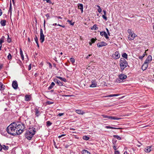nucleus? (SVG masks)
<instances>
[{"label":"nucleus","mask_w":154,"mask_h":154,"mask_svg":"<svg viewBox=\"0 0 154 154\" xmlns=\"http://www.w3.org/2000/svg\"><path fill=\"white\" fill-rule=\"evenodd\" d=\"M25 128L22 123L13 122L7 128V131L12 135H19L21 134Z\"/></svg>","instance_id":"f257e3e1"},{"label":"nucleus","mask_w":154,"mask_h":154,"mask_svg":"<svg viewBox=\"0 0 154 154\" xmlns=\"http://www.w3.org/2000/svg\"><path fill=\"white\" fill-rule=\"evenodd\" d=\"M35 129L33 128H30L28 130L26 131L25 136L28 140H30L35 134Z\"/></svg>","instance_id":"f03ea898"},{"label":"nucleus","mask_w":154,"mask_h":154,"mask_svg":"<svg viewBox=\"0 0 154 154\" xmlns=\"http://www.w3.org/2000/svg\"><path fill=\"white\" fill-rule=\"evenodd\" d=\"M121 70H123L128 66L126 60L124 58H121L120 61Z\"/></svg>","instance_id":"7ed1b4c3"},{"label":"nucleus","mask_w":154,"mask_h":154,"mask_svg":"<svg viewBox=\"0 0 154 154\" xmlns=\"http://www.w3.org/2000/svg\"><path fill=\"white\" fill-rule=\"evenodd\" d=\"M119 78L116 79V82L117 83H120L123 80L125 79L127 77V75L123 74H121L119 75Z\"/></svg>","instance_id":"20e7f679"},{"label":"nucleus","mask_w":154,"mask_h":154,"mask_svg":"<svg viewBox=\"0 0 154 154\" xmlns=\"http://www.w3.org/2000/svg\"><path fill=\"white\" fill-rule=\"evenodd\" d=\"M120 56V55L118 51H116L112 55V57L115 59H119Z\"/></svg>","instance_id":"39448f33"},{"label":"nucleus","mask_w":154,"mask_h":154,"mask_svg":"<svg viewBox=\"0 0 154 154\" xmlns=\"http://www.w3.org/2000/svg\"><path fill=\"white\" fill-rule=\"evenodd\" d=\"M40 40L41 43H43L45 40V36L43 32L42 29L41 28L40 30Z\"/></svg>","instance_id":"423d86ee"},{"label":"nucleus","mask_w":154,"mask_h":154,"mask_svg":"<svg viewBox=\"0 0 154 154\" xmlns=\"http://www.w3.org/2000/svg\"><path fill=\"white\" fill-rule=\"evenodd\" d=\"M136 36L135 34L132 33V32H131V34H129L128 36V38L130 40H132L135 38Z\"/></svg>","instance_id":"0eeeda50"},{"label":"nucleus","mask_w":154,"mask_h":154,"mask_svg":"<svg viewBox=\"0 0 154 154\" xmlns=\"http://www.w3.org/2000/svg\"><path fill=\"white\" fill-rule=\"evenodd\" d=\"M12 86L14 89H17L18 88V85L16 81H14L13 82Z\"/></svg>","instance_id":"6e6552de"},{"label":"nucleus","mask_w":154,"mask_h":154,"mask_svg":"<svg viewBox=\"0 0 154 154\" xmlns=\"http://www.w3.org/2000/svg\"><path fill=\"white\" fill-rule=\"evenodd\" d=\"M152 60V56L151 55H149L146 59V60L145 62L146 63H149Z\"/></svg>","instance_id":"1a4fd4ad"},{"label":"nucleus","mask_w":154,"mask_h":154,"mask_svg":"<svg viewBox=\"0 0 154 154\" xmlns=\"http://www.w3.org/2000/svg\"><path fill=\"white\" fill-rule=\"evenodd\" d=\"M106 45H107V44L103 42H102L97 44V46L100 48Z\"/></svg>","instance_id":"9d476101"},{"label":"nucleus","mask_w":154,"mask_h":154,"mask_svg":"<svg viewBox=\"0 0 154 154\" xmlns=\"http://www.w3.org/2000/svg\"><path fill=\"white\" fill-rule=\"evenodd\" d=\"M54 81L55 82H56L58 85L60 86H62L63 85V83L60 80L56 79H54Z\"/></svg>","instance_id":"9b49d317"},{"label":"nucleus","mask_w":154,"mask_h":154,"mask_svg":"<svg viewBox=\"0 0 154 154\" xmlns=\"http://www.w3.org/2000/svg\"><path fill=\"white\" fill-rule=\"evenodd\" d=\"M100 35L102 36H104L106 39H108L109 38L107 33L105 32H100Z\"/></svg>","instance_id":"f8f14e48"},{"label":"nucleus","mask_w":154,"mask_h":154,"mask_svg":"<svg viewBox=\"0 0 154 154\" xmlns=\"http://www.w3.org/2000/svg\"><path fill=\"white\" fill-rule=\"evenodd\" d=\"M148 63L144 62L142 67V69L143 70H146L148 66Z\"/></svg>","instance_id":"ddd939ff"},{"label":"nucleus","mask_w":154,"mask_h":154,"mask_svg":"<svg viewBox=\"0 0 154 154\" xmlns=\"http://www.w3.org/2000/svg\"><path fill=\"white\" fill-rule=\"evenodd\" d=\"M78 114L83 115L85 112L81 110L78 109L75 111Z\"/></svg>","instance_id":"4468645a"},{"label":"nucleus","mask_w":154,"mask_h":154,"mask_svg":"<svg viewBox=\"0 0 154 154\" xmlns=\"http://www.w3.org/2000/svg\"><path fill=\"white\" fill-rule=\"evenodd\" d=\"M78 7L79 9H80L81 10L82 13L83 11V5L82 4H78Z\"/></svg>","instance_id":"2eb2a0df"},{"label":"nucleus","mask_w":154,"mask_h":154,"mask_svg":"<svg viewBox=\"0 0 154 154\" xmlns=\"http://www.w3.org/2000/svg\"><path fill=\"white\" fill-rule=\"evenodd\" d=\"M151 146H147L145 148L144 151L146 152H149L151 151Z\"/></svg>","instance_id":"dca6fc26"},{"label":"nucleus","mask_w":154,"mask_h":154,"mask_svg":"<svg viewBox=\"0 0 154 154\" xmlns=\"http://www.w3.org/2000/svg\"><path fill=\"white\" fill-rule=\"evenodd\" d=\"M35 115L36 116L38 117L40 115V112L37 109H35Z\"/></svg>","instance_id":"f3484780"},{"label":"nucleus","mask_w":154,"mask_h":154,"mask_svg":"<svg viewBox=\"0 0 154 154\" xmlns=\"http://www.w3.org/2000/svg\"><path fill=\"white\" fill-rule=\"evenodd\" d=\"M82 154H90V152L84 149L82 152Z\"/></svg>","instance_id":"a211bd4d"},{"label":"nucleus","mask_w":154,"mask_h":154,"mask_svg":"<svg viewBox=\"0 0 154 154\" xmlns=\"http://www.w3.org/2000/svg\"><path fill=\"white\" fill-rule=\"evenodd\" d=\"M0 23L2 26H4L6 25V21L5 20H1Z\"/></svg>","instance_id":"6ab92c4d"},{"label":"nucleus","mask_w":154,"mask_h":154,"mask_svg":"<svg viewBox=\"0 0 154 154\" xmlns=\"http://www.w3.org/2000/svg\"><path fill=\"white\" fill-rule=\"evenodd\" d=\"M20 56H21L22 59L23 60L24 59V56L23 54V51H22V49L21 48H20Z\"/></svg>","instance_id":"aec40b11"},{"label":"nucleus","mask_w":154,"mask_h":154,"mask_svg":"<svg viewBox=\"0 0 154 154\" xmlns=\"http://www.w3.org/2000/svg\"><path fill=\"white\" fill-rule=\"evenodd\" d=\"M55 85V84L54 82H52L51 83V84L50 85L49 87L48 88V90H51V89H52L53 87Z\"/></svg>","instance_id":"412c9836"},{"label":"nucleus","mask_w":154,"mask_h":154,"mask_svg":"<svg viewBox=\"0 0 154 154\" xmlns=\"http://www.w3.org/2000/svg\"><path fill=\"white\" fill-rule=\"evenodd\" d=\"M121 119V118H118L114 116H111L110 119L119 120Z\"/></svg>","instance_id":"4be33fe9"},{"label":"nucleus","mask_w":154,"mask_h":154,"mask_svg":"<svg viewBox=\"0 0 154 154\" xmlns=\"http://www.w3.org/2000/svg\"><path fill=\"white\" fill-rule=\"evenodd\" d=\"M106 128H110V129H121V128H114L112 127H111L109 126H106Z\"/></svg>","instance_id":"5701e85b"},{"label":"nucleus","mask_w":154,"mask_h":154,"mask_svg":"<svg viewBox=\"0 0 154 154\" xmlns=\"http://www.w3.org/2000/svg\"><path fill=\"white\" fill-rule=\"evenodd\" d=\"M11 11H12V4L11 1H10V7L9 10V12L10 13V14H11Z\"/></svg>","instance_id":"b1692460"},{"label":"nucleus","mask_w":154,"mask_h":154,"mask_svg":"<svg viewBox=\"0 0 154 154\" xmlns=\"http://www.w3.org/2000/svg\"><path fill=\"white\" fill-rule=\"evenodd\" d=\"M5 37L4 36H2V37L0 39V45H2V44L4 42Z\"/></svg>","instance_id":"393cba45"},{"label":"nucleus","mask_w":154,"mask_h":154,"mask_svg":"<svg viewBox=\"0 0 154 154\" xmlns=\"http://www.w3.org/2000/svg\"><path fill=\"white\" fill-rule=\"evenodd\" d=\"M56 77L60 79L62 81H63L64 82H66V79H65V78H63L62 77H59V76H57Z\"/></svg>","instance_id":"a878e982"},{"label":"nucleus","mask_w":154,"mask_h":154,"mask_svg":"<svg viewBox=\"0 0 154 154\" xmlns=\"http://www.w3.org/2000/svg\"><path fill=\"white\" fill-rule=\"evenodd\" d=\"M8 146H5V145L2 146V148L5 150H7L8 149Z\"/></svg>","instance_id":"bb28decb"},{"label":"nucleus","mask_w":154,"mask_h":154,"mask_svg":"<svg viewBox=\"0 0 154 154\" xmlns=\"http://www.w3.org/2000/svg\"><path fill=\"white\" fill-rule=\"evenodd\" d=\"M102 116H103V118H107L109 119H110V116H108L105 115H102Z\"/></svg>","instance_id":"cd10ccee"},{"label":"nucleus","mask_w":154,"mask_h":154,"mask_svg":"<svg viewBox=\"0 0 154 154\" xmlns=\"http://www.w3.org/2000/svg\"><path fill=\"white\" fill-rule=\"evenodd\" d=\"M122 57L126 59L128 57V55L126 53H123L122 55Z\"/></svg>","instance_id":"c85d7f7f"},{"label":"nucleus","mask_w":154,"mask_h":154,"mask_svg":"<svg viewBox=\"0 0 154 154\" xmlns=\"http://www.w3.org/2000/svg\"><path fill=\"white\" fill-rule=\"evenodd\" d=\"M96 84L94 82H92V84L90 85V87H96Z\"/></svg>","instance_id":"c756f323"},{"label":"nucleus","mask_w":154,"mask_h":154,"mask_svg":"<svg viewBox=\"0 0 154 154\" xmlns=\"http://www.w3.org/2000/svg\"><path fill=\"white\" fill-rule=\"evenodd\" d=\"M113 137L116 138H117L118 140H121V138L118 135H114Z\"/></svg>","instance_id":"7c9ffc66"},{"label":"nucleus","mask_w":154,"mask_h":154,"mask_svg":"<svg viewBox=\"0 0 154 154\" xmlns=\"http://www.w3.org/2000/svg\"><path fill=\"white\" fill-rule=\"evenodd\" d=\"M97 26L96 24L94 25L91 28V29L97 30Z\"/></svg>","instance_id":"2f4dec72"},{"label":"nucleus","mask_w":154,"mask_h":154,"mask_svg":"<svg viewBox=\"0 0 154 154\" xmlns=\"http://www.w3.org/2000/svg\"><path fill=\"white\" fill-rule=\"evenodd\" d=\"M25 100L26 101H29L30 100V96L29 95H26L25 96Z\"/></svg>","instance_id":"473e14b6"},{"label":"nucleus","mask_w":154,"mask_h":154,"mask_svg":"<svg viewBox=\"0 0 154 154\" xmlns=\"http://www.w3.org/2000/svg\"><path fill=\"white\" fill-rule=\"evenodd\" d=\"M46 125L47 127L49 126H51L52 125V123H51L50 121H48L46 122Z\"/></svg>","instance_id":"72a5a7b5"},{"label":"nucleus","mask_w":154,"mask_h":154,"mask_svg":"<svg viewBox=\"0 0 154 154\" xmlns=\"http://www.w3.org/2000/svg\"><path fill=\"white\" fill-rule=\"evenodd\" d=\"M83 139L85 140H88L89 139V137L86 136H84L83 137Z\"/></svg>","instance_id":"f704fd0d"},{"label":"nucleus","mask_w":154,"mask_h":154,"mask_svg":"<svg viewBox=\"0 0 154 154\" xmlns=\"http://www.w3.org/2000/svg\"><path fill=\"white\" fill-rule=\"evenodd\" d=\"M7 58L9 60H10L11 59L12 56L10 53H9L8 55L7 56Z\"/></svg>","instance_id":"c9c22d12"},{"label":"nucleus","mask_w":154,"mask_h":154,"mask_svg":"<svg viewBox=\"0 0 154 154\" xmlns=\"http://www.w3.org/2000/svg\"><path fill=\"white\" fill-rule=\"evenodd\" d=\"M70 60L72 63H74L75 61V59L73 58H71L70 59Z\"/></svg>","instance_id":"e433bc0d"},{"label":"nucleus","mask_w":154,"mask_h":154,"mask_svg":"<svg viewBox=\"0 0 154 154\" xmlns=\"http://www.w3.org/2000/svg\"><path fill=\"white\" fill-rule=\"evenodd\" d=\"M97 7L99 8L98 9V11L99 13H100L102 11V9L98 5Z\"/></svg>","instance_id":"4c0bfd02"},{"label":"nucleus","mask_w":154,"mask_h":154,"mask_svg":"<svg viewBox=\"0 0 154 154\" xmlns=\"http://www.w3.org/2000/svg\"><path fill=\"white\" fill-rule=\"evenodd\" d=\"M67 22L71 25H73L74 24V23H72L71 20H68Z\"/></svg>","instance_id":"58836bf2"},{"label":"nucleus","mask_w":154,"mask_h":154,"mask_svg":"<svg viewBox=\"0 0 154 154\" xmlns=\"http://www.w3.org/2000/svg\"><path fill=\"white\" fill-rule=\"evenodd\" d=\"M3 85L1 83V82H0V90H3Z\"/></svg>","instance_id":"ea45409f"},{"label":"nucleus","mask_w":154,"mask_h":154,"mask_svg":"<svg viewBox=\"0 0 154 154\" xmlns=\"http://www.w3.org/2000/svg\"><path fill=\"white\" fill-rule=\"evenodd\" d=\"M54 103L53 102H52L50 101H48L46 102V103L48 105Z\"/></svg>","instance_id":"a19ab883"},{"label":"nucleus","mask_w":154,"mask_h":154,"mask_svg":"<svg viewBox=\"0 0 154 154\" xmlns=\"http://www.w3.org/2000/svg\"><path fill=\"white\" fill-rule=\"evenodd\" d=\"M8 38L7 39V41L8 42H11V39L9 38V36L8 35Z\"/></svg>","instance_id":"79ce46f5"},{"label":"nucleus","mask_w":154,"mask_h":154,"mask_svg":"<svg viewBox=\"0 0 154 154\" xmlns=\"http://www.w3.org/2000/svg\"><path fill=\"white\" fill-rule=\"evenodd\" d=\"M96 40V39H94V38H92L91 40V42H92V43H94L95 42Z\"/></svg>","instance_id":"37998d69"},{"label":"nucleus","mask_w":154,"mask_h":154,"mask_svg":"<svg viewBox=\"0 0 154 154\" xmlns=\"http://www.w3.org/2000/svg\"><path fill=\"white\" fill-rule=\"evenodd\" d=\"M106 15H103L102 17L104 19L106 20H107V17L105 16Z\"/></svg>","instance_id":"c03bdc74"},{"label":"nucleus","mask_w":154,"mask_h":154,"mask_svg":"<svg viewBox=\"0 0 154 154\" xmlns=\"http://www.w3.org/2000/svg\"><path fill=\"white\" fill-rule=\"evenodd\" d=\"M34 39H35V40L36 43L38 42V38L36 36H35V37L34 38Z\"/></svg>","instance_id":"a18cd8bd"},{"label":"nucleus","mask_w":154,"mask_h":154,"mask_svg":"<svg viewBox=\"0 0 154 154\" xmlns=\"http://www.w3.org/2000/svg\"><path fill=\"white\" fill-rule=\"evenodd\" d=\"M106 32H107V33L108 35H110V33H109V32L108 29L107 28H106Z\"/></svg>","instance_id":"49530a36"},{"label":"nucleus","mask_w":154,"mask_h":154,"mask_svg":"<svg viewBox=\"0 0 154 154\" xmlns=\"http://www.w3.org/2000/svg\"><path fill=\"white\" fill-rule=\"evenodd\" d=\"M65 135H66V134H62V135H60V136H58V137L59 138H60L61 137H63V136H65Z\"/></svg>","instance_id":"de8ad7c7"},{"label":"nucleus","mask_w":154,"mask_h":154,"mask_svg":"<svg viewBox=\"0 0 154 154\" xmlns=\"http://www.w3.org/2000/svg\"><path fill=\"white\" fill-rule=\"evenodd\" d=\"M46 1L47 3H51L52 2L51 0H45Z\"/></svg>","instance_id":"09e8293b"},{"label":"nucleus","mask_w":154,"mask_h":154,"mask_svg":"<svg viewBox=\"0 0 154 154\" xmlns=\"http://www.w3.org/2000/svg\"><path fill=\"white\" fill-rule=\"evenodd\" d=\"M64 114V113H60L58 114V116H63Z\"/></svg>","instance_id":"8fccbe9b"},{"label":"nucleus","mask_w":154,"mask_h":154,"mask_svg":"<svg viewBox=\"0 0 154 154\" xmlns=\"http://www.w3.org/2000/svg\"><path fill=\"white\" fill-rule=\"evenodd\" d=\"M115 154H119V152L118 151H116L115 152Z\"/></svg>","instance_id":"3c124183"},{"label":"nucleus","mask_w":154,"mask_h":154,"mask_svg":"<svg viewBox=\"0 0 154 154\" xmlns=\"http://www.w3.org/2000/svg\"><path fill=\"white\" fill-rule=\"evenodd\" d=\"M145 55L144 54L143 55V56L139 57V59H142L143 57H144Z\"/></svg>","instance_id":"603ef678"},{"label":"nucleus","mask_w":154,"mask_h":154,"mask_svg":"<svg viewBox=\"0 0 154 154\" xmlns=\"http://www.w3.org/2000/svg\"><path fill=\"white\" fill-rule=\"evenodd\" d=\"M3 65L2 64L0 65V70L2 69V67H3Z\"/></svg>","instance_id":"864d4df0"},{"label":"nucleus","mask_w":154,"mask_h":154,"mask_svg":"<svg viewBox=\"0 0 154 154\" xmlns=\"http://www.w3.org/2000/svg\"><path fill=\"white\" fill-rule=\"evenodd\" d=\"M2 149V146L0 144V151H1Z\"/></svg>","instance_id":"5fc2aeb1"},{"label":"nucleus","mask_w":154,"mask_h":154,"mask_svg":"<svg viewBox=\"0 0 154 154\" xmlns=\"http://www.w3.org/2000/svg\"><path fill=\"white\" fill-rule=\"evenodd\" d=\"M128 32L130 34H131V30L130 29H128Z\"/></svg>","instance_id":"6e6d98bb"},{"label":"nucleus","mask_w":154,"mask_h":154,"mask_svg":"<svg viewBox=\"0 0 154 154\" xmlns=\"http://www.w3.org/2000/svg\"><path fill=\"white\" fill-rule=\"evenodd\" d=\"M91 55V54H89L88 56H87V57H86V58L88 59L89 58V57H90Z\"/></svg>","instance_id":"4d7b16f0"},{"label":"nucleus","mask_w":154,"mask_h":154,"mask_svg":"<svg viewBox=\"0 0 154 154\" xmlns=\"http://www.w3.org/2000/svg\"><path fill=\"white\" fill-rule=\"evenodd\" d=\"M55 17H57L58 19H62V18L60 16H58V17L55 16Z\"/></svg>","instance_id":"13d9d810"},{"label":"nucleus","mask_w":154,"mask_h":154,"mask_svg":"<svg viewBox=\"0 0 154 154\" xmlns=\"http://www.w3.org/2000/svg\"><path fill=\"white\" fill-rule=\"evenodd\" d=\"M103 12L104 13V14L103 15H106V11L105 10H103Z\"/></svg>","instance_id":"bf43d9fd"},{"label":"nucleus","mask_w":154,"mask_h":154,"mask_svg":"<svg viewBox=\"0 0 154 154\" xmlns=\"http://www.w3.org/2000/svg\"><path fill=\"white\" fill-rule=\"evenodd\" d=\"M2 10L0 9V16H1L2 14Z\"/></svg>","instance_id":"052dcab7"},{"label":"nucleus","mask_w":154,"mask_h":154,"mask_svg":"<svg viewBox=\"0 0 154 154\" xmlns=\"http://www.w3.org/2000/svg\"><path fill=\"white\" fill-rule=\"evenodd\" d=\"M47 17V18L48 19V18L49 17V15L48 14H47L45 15Z\"/></svg>","instance_id":"680f3d73"},{"label":"nucleus","mask_w":154,"mask_h":154,"mask_svg":"<svg viewBox=\"0 0 154 154\" xmlns=\"http://www.w3.org/2000/svg\"><path fill=\"white\" fill-rule=\"evenodd\" d=\"M114 97V94H111L110 95H109L108 97Z\"/></svg>","instance_id":"e2e57ef3"},{"label":"nucleus","mask_w":154,"mask_h":154,"mask_svg":"<svg viewBox=\"0 0 154 154\" xmlns=\"http://www.w3.org/2000/svg\"><path fill=\"white\" fill-rule=\"evenodd\" d=\"M49 67H50V68H51L52 67V65H51V63H49Z\"/></svg>","instance_id":"0e129e2a"},{"label":"nucleus","mask_w":154,"mask_h":154,"mask_svg":"<svg viewBox=\"0 0 154 154\" xmlns=\"http://www.w3.org/2000/svg\"><path fill=\"white\" fill-rule=\"evenodd\" d=\"M113 148H114V149L115 150H116V148L115 146H113Z\"/></svg>","instance_id":"69168bd1"},{"label":"nucleus","mask_w":154,"mask_h":154,"mask_svg":"<svg viewBox=\"0 0 154 154\" xmlns=\"http://www.w3.org/2000/svg\"><path fill=\"white\" fill-rule=\"evenodd\" d=\"M114 94V96H119V94Z\"/></svg>","instance_id":"338daca9"},{"label":"nucleus","mask_w":154,"mask_h":154,"mask_svg":"<svg viewBox=\"0 0 154 154\" xmlns=\"http://www.w3.org/2000/svg\"><path fill=\"white\" fill-rule=\"evenodd\" d=\"M124 154H128V153H127V152H124Z\"/></svg>","instance_id":"774afa93"}]
</instances>
